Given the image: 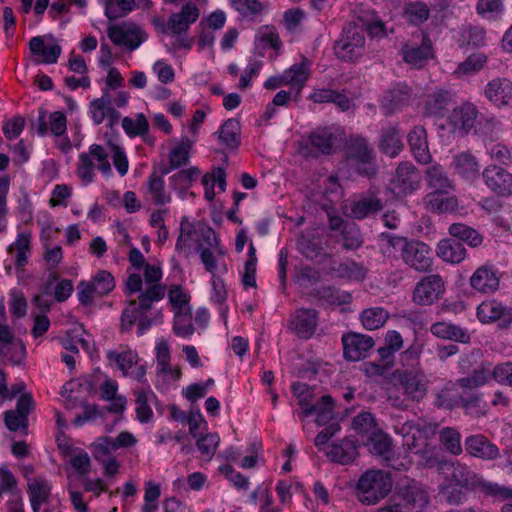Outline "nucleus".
Listing matches in <instances>:
<instances>
[{
  "instance_id": "1",
  "label": "nucleus",
  "mask_w": 512,
  "mask_h": 512,
  "mask_svg": "<svg viewBox=\"0 0 512 512\" xmlns=\"http://www.w3.org/2000/svg\"><path fill=\"white\" fill-rule=\"evenodd\" d=\"M107 145L108 151L102 145L92 144L89 146L88 152L79 154L76 174L84 184L87 185L94 181L96 167L106 178L113 175L108 160L109 155H111L113 165L121 177L128 173L129 161L124 148L111 141Z\"/></svg>"
},
{
  "instance_id": "2",
  "label": "nucleus",
  "mask_w": 512,
  "mask_h": 512,
  "mask_svg": "<svg viewBox=\"0 0 512 512\" xmlns=\"http://www.w3.org/2000/svg\"><path fill=\"white\" fill-rule=\"evenodd\" d=\"M381 241L386 255L400 259L411 270L418 273L432 270L433 252L425 242L392 233H382Z\"/></svg>"
},
{
  "instance_id": "3",
  "label": "nucleus",
  "mask_w": 512,
  "mask_h": 512,
  "mask_svg": "<svg viewBox=\"0 0 512 512\" xmlns=\"http://www.w3.org/2000/svg\"><path fill=\"white\" fill-rule=\"evenodd\" d=\"M437 425L424 420L407 421L395 426V432L403 439V447L409 452L421 455L426 465L432 466L435 462V446L429 443L430 437L436 432Z\"/></svg>"
},
{
  "instance_id": "4",
  "label": "nucleus",
  "mask_w": 512,
  "mask_h": 512,
  "mask_svg": "<svg viewBox=\"0 0 512 512\" xmlns=\"http://www.w3.org/2000/svg\"><path fill=\"white\" fill-rule=\"evenodd\" d=\"M200 243L195 250L206 272L211 276L225 274L228 267L225 262L226 248L221 244L215 231L211 227H201L199 230Z\"/></svg>"
},
{
  "instance_id": "5",
  "label": "nucleus",
  "mask_w": 512,
  "mask_h": 512,
  "mask_svg": "<svg viewBox=\"0 0 512 512\" xmlns=\"http://www.w3.org/2000/svg\"><path fill=\"white\" fill-rule=\"evenodd\" d=\"M392 489L390 475L378 469H369L359 478L356 485L358 500L364 505H375L384 499Z\"/></svg>"
},
{
  "instance_id": "6",
  "label": "nucleus",
  "mask_w": 512,
  "mask_h": 512,
  "mask_svg": "<svg viewBox=\"0 0 512 512\" xmlns=\"http://www.w3.org/2000/svg\"><path fill=\"white\" fill-rule=\"evenodd\" d=\"M392 501L404 512H422L429 503V494L419 482L404 479L397 483Z\"/></svg>"
},
{
  "instance_id": "7",
  "label": "nucleus",
  "mask_w": 512,
  "mask_h": 512,
  "mask_svg": "<svg viewBox=\"0 0 512 512\" xmlns=\"http://www.w3.org/2000/svg\"><path fill=\"white\" fill-rule=\"evenodd\" d=\"M365 50V32L361 27L353 24L343 29L334 46L336 56L344 61H357L364 55Z\"/></svg>"
},
{
  "instance_id": "8",
  "label": "nucleus",
  "mask_w": 512,
  "mask_h": 512,
  "mask_svg": "<svg viewBox=\"0 0 512 512\" xmlns=\"http://www.w3.org/2000/svg\"><path fill=\"white\" fill-rule=\"evenodd\" d=\"M115 288L112 274L106 270L98 271L90 281L82 280L77 285V297L82 305L92 304L96 297L108 295Z\"/></svg>"
},
{
  "instance_id": "9",
  "label": "nucleus",
  "mask_w": 512,
  "mask_h": 512,
  "mask_svg": "<svg viewBox=\"0 0 512 512\" xmlns=\"http://www.w3.org/2000/svg\"><path fill=\"white\" fill-rule=\"evenodd\" d=\"M445 282L439 274L422 277L414 286L412 301L419 306H429L437 302L445 293Z\"/></svg>"
},
{
  "instance_id": "10",
  "label": "nucleus",
  "mask_w": 512,
  "mask_h": 512,
  "mask_svg": "<svg viewBox=\"0 0 512 512\" xmlns=\"http://www.w3.org/2000/svg\"><path fill=\"white\" fill-rule=\"evenodd\" d=\"M476 316L483 324L498 322L500 328L512 326V306H506L497 299H487L476 309Z\"/></svg>"
},
{
  "instance_id": "11",
  "label": "nucleus",
  "mask_w": 512,
  "mask_h": 512,
  "mask_svg": "<svg viewBox=\"0 0 512 512\" xmlns=\"http://www.w3.org/2000/svg\"><path fill=\"white\" fill-rule=\"evenodd\" d=\"M348 160L360 174L371 176L375 173V156L363 137H355L351 140L348 147Z\"/></svg>"
},
{
  "instance_id": "12",
  "label": "nucleus",
  "mask_w": 512,
  "mask_h": 512,
  "mask_svg": "<svg viewBox=\"0 0 512 512\" xmlns=\"http://www.w3.org/2000/svg\"><path fill=\"white\" fill-rule=\"evenodd\" d=\"M418 41L406 42L401 48L403 60L413 66L422 67L428 60L434 58L431 39L424 33L414 36Z\"/></svg>"
},
{
  "instance_id": "13",
  "label": "nucleus",
  "mask_w": 512,
  "mask_h": 512,
  "mask_svg": "<svg viewBox=\"0 0 512 512\" xmlns=\"http://www.w3.org/2000/svg\"><path fill=\"white\" fill-rule=\"evenodd\" d=\"M440 468L447 473L448 480L461 488L477 490L482 480L469 466L458 461L444 462Z\"/></svg>"
},
{
  "instance_id": "14",
  "label": "nucleus",
  "mask_w": 512,
  "mask_h": 512,
  "mask_svg": "<svg viewBox=\"0 0 512 512\" xmlns=\"http://www.w3.org/2000/svg\"><path fill=\"white\" fill-rule=\"evenodd\" d=\"M470 287L480 294H493L500 286L499 271L492 265H482L471 275Z\"/></svg>"
},
{
  "instance_id": "15",
  "label": "nucleus",
  "mask_w": 512,
  "mask_h": 512,
  "mask_svg": "<svg viewBox=\"0 0 512 512\" xmlns=\"http://www.w3.org/2000/svg\"><path fill=\"white\" fill-rule=\"evenodd\" d=\"M412 97V90L406 83H397L383 94L380 107L386 116L400 111L408 104Z\"/></svg>"
},
{
  "instance_id": "16",
  "label": "nucleus",
  "mask_w": 512,
  "mask_h": 512,
  "mask_svg": "<svg viewBox=\"0 0 512 512\" xmlns=\"http://www.w3.org/2000/svg\"><path fill=\"white\" fill-rule=\"evenodd\" d=\"M384 207L383 201L374 193L362 194L345 206L348 216L363 220L380 212Z\"/></svg>"
},
{
  "instance_id": "17",
  "label": "nucleus",
  "mask_w": 512,
  "mask_h": 512,
  "mask_svg": "<svg viewBox=\"0 0 512 512\" xmlns=\"http://www.w3.org/2000/svg\"><path fill=\"white\" fill-rule=\"evenodd\" d=\"M332 138L333 134L327 128H318L308 135L301 153L306 157L329 154L333 146Z\"/></svg>"
},
{
  "instance_id": "18",
  "label": "nucleus",
  "mask_w": 512,
  "mask_h": 512,
  "mask_svg": "<svg viewBox=\"0 0 512 512\" xmlns=\"http://www.w3.org/2000/svg\"><path fill=\"white\" fill-rule=\"evenodd\" d=\"M482 177L486 186L500 196L512 195V174L496 165L487 166Z\"/></svg>"
},
{
  "instance_id": "19",
  "label": "nucleus",
  "mask_w": 512,
  "mask_h": 512,
  "mask_svg": "<svg viewBox=\"0 0 512 512\" xmlns=\"http://www.w3.org/2000/svg\"><path fill=\"white\" fill-rule=\"evenodd\" d=\"M344 355L350 361H359L368 356L374 346V340L369 335L349 333L342 337Z\"/></svg>"
},
{
  "instance_id": "20",
  "label": "nucleus",
  "mask_w": 512,
  "mask_h": 512,
  "mask_svg": "<svg viewBox=\"0 0 512 512\" xmlns=\"http://www.w3.org/2000/svg\"><path fill=\"white\" fill-rule=\"evenodd\" d=\"M199 9L195 6V2H186L182 5L180 11L170 15L167 27L176 35L186 32L190 25L196 22L199 17Z\"/></svg>"
},
{
  "instance_id": "21",
  "label": "nucleus",
  "mask_w": 512,
  "mask_h": 512,
  "mask_svg": "<svg viewBox=\"0 0 512 512\" xmlns=\"http://www.w3.org/2000/svg\"><path fill=\"white\" fill-rule=\"evenodd\" d=\"M310 61L303 58L301 63H295L290 68L283 71V79L286 86L294 91L296 99L306 85L310 76Z\"/></svg>"
},
{
  "instance_id": "22",
  "label": "nucleus",
  "mask_w": 512,
  "mask_h": 512,
  "mask_svg": "<svg viewBox=\"0 0 512 512\" xmlns=\"http://www.w3.org/2000/svg\"><path fill=\"white\" fill-rule=\"evenodd\" d=\"M420 184V175L410 162L400 163L393 179L394 188L400 194H409L416 190Z\"/></svg>"
},
{
  "instance_id": "23",
  "label": "nucleus",
  "mask_w": 512,
  "mask_h": 512,
  "mask_svg": "<svg viewBox=\"0 0 512 512\" xmlns=\"http://www.w3.org/2000/svg\"><path fill=\"white\" fill-rule=\"evenodd\" d=\"M465 449L473 457L494 460L499 457V448L482 434L468 436L465 439Z\"/></svg>"
},
{
  "instance_id": "24",
  "label": "nucleus",
  "mask_w": 512,
  "mask_h": 512,
  "mask_svg": "<svg viewBox=\"0 0 512 512\" xmlns=\"http://www.w3.org/2000/svg\"><path fill=\"white\" fill-rule=\"evenodd\" d=\"M325 453L332 462L346 465L358 456V445L353 438L347 437L328 446Z\"/></svg>"
},
{
  "instance_id": "25",
  "label": "nucleus",
  "mask_w": 512,
  "mask_h": 512,
  "mask_svg": "<svg viewBox=\"0 0 512 512\" xmlns=\"http://www.w3.org/2000/svg\"><path fill=\"white\" fill-rule=\"evenodd\" d=\"M485 96L496 106L512 105V81L507 78H495L487 83Z\"/></svg>"
},
{
  "instance_id": "26",
  "label": "nucleus",
  "mask_w": 512,
  "mask_h": 512,
  "mask_svg": "<svg viewBox=\"0 0 512 512\" xmlns=\"http://www.w3.org/2000/svg\"><path fill=\"white\" fill-rule=\"evenodd\" d=\"M423 204L428 211L441 214L455 211L458 200L450 191H431L423 198Z\"/></svg>"
},
{
  "instance_id": "27",
  "label": "nucleus",
  "mask_w": 512,
  "mask_h": 512,
  "mask_svg": "<svg viewBox=\"0 0 512 512\" xmlns=\"http://www.w3.org/2000/svg\"><path fill=\"white\" fill-rule=\"evenodd\" d=\"M170 173V169L153 171L147 178V192L156 205L163 206L172 200L171 194L166 190L164 176Z\"/></svg>"
},
{
  "instance_id": "28",
  "label": "nucleus",
  "mask_w": 512,
  "mask_h": 512,
  "mask_svg": "<svg viewBox=\"0 0 512 512\" xmlns=\"http://www.w3.org/2000/svg\"><path fill=\"white\" fill-rule=\"evenodd\" d=\"M201 227H209L204 223H197L194 225L193 223L188 221L187 217H183L180 223V234L177 238L175 249L179 253L188 256L190 254L191 249V241L195 242V246L200 243V235L198 230Z\"/></svg>"
},
{
  "instance_id": "29",
  "label": "nucleus",
  "mask_w": 512,
  "mask_h": 512,
  "mask_svg": "<svg viewBox=\"0 0 512 512\" xmlns=\"http://www.w3.org/2000/svg\"><path fill=\"white\" fill-rule=\"evenodd\" d=\"M408 144L415 159L423 164L431 160L427 132L422 126L414 127L407 136Z\"/></svg>"
},
{
  "instance_id": "30",
  "label": "nucleus",
  "mask_w": 512,
  "mask_h": 512,
  "mask_svg": "<svg viewBox=\"0 0 512 512\" xmlns=\"http://www.w3.org/2000/svg\"><path fill=\"white\" fill-rule=\"evenodd\" d=\"M29 49L34 56L40 57L37 63L55 64L61 54L59 44H45L43 37L35 36L29 41Z\"/></svg>"
},
{
  "instance_id": "31",
  "label": "nucleus",
  "mask_w": 512,
  "mask_h": 512,
  "mask_svg": "<svg viewBox=\"0 0 512 512\" xmlns=\"http://www.w3.org/2000/svg\"><path fill=\"white\" fill-rule=\"evenodd\" d=\"M430 332L437 338L467 344L471 340L469 332L451 322H436L431 325Z\"/></svg>"
},
{
  "instance_id": "32",
  "label": "nucleus",
  "mask_w": 512,
  "mask_h": 512,
  "mask_svg": "<svg viewBox=\"0 0 512 512\" xmlns=\"http://www.w3.org/2000/svg\"><path fill=\"white\" fill-rule=\"evenodd\" d=\"M399 383L404 394L411 400L418 401L426 395L427 387L421 373L405 371L399 375Z\"/></svg>"
},
{
  "instance_id": "33",
  "label": "nucleus",
  "mask_w": 512,
  "mask_h": 512,
  "mask_svg": "<svg viewBox=\"0 0 512 512\" xmlns=\"http://www.w3.org/2000/svg\"><path fill=\"white\" fill-rule=\"evenodd\" d=\"M403 134L397 126L383 128L379 139V149L385 155L394 158L403 149Z\"/></svg>"
},
{
  "instance_id": "34",
  "label": "nucleus",
  "mask_w": 512,
  "mask_h": 512,
  "mask_svg": "<svg viewBox=\"0 0 512 512\" xmlns=\"http://www.w3.org/2000/svg\"><path fill=\"white\" fill-rule=\"evenodd\" d=\"M318 313L312 308H303L296 312L293 326L296 334L303 339H309L315 333Z\"/></svg>"
},
{
  "instance_id": "35",
  "label": "nucleus",
  "mask_w": 512,
  "mask_h": 512,
  "mask_svg": "<svg viewBox=\"0 0 512 512\" xmlns=\"http://www.w3.org/2000/svg\"><path fill=\"white\" fill-rule=\"evenodd\" d=\"M425 182L432 191H451L454 189V181L447 171L438 163L429 166L425 171Z\"/></svg>"
},
{
  "instance_id": "36",
  "label": "nucleus",
  "mask_w": 512,
  "mask_h": 512,
  "mask_svg": "<svg viewBox=\"0 0 512 512\" xmlns=\"http://www.w3.org/2000/svg\"><path fill=\"white\" fill-rule=\"evenodd\" d=\"M436 255L444 262L456 264L466 258L467 251L461 242L446 238L438 242Z\"/></svg>"
},
{
  "instance_id": "37",
  "label": "nucleus",
  "mask_w": 512,
  "mask_h": 512,
  "mask_svg": "<svg viewBox=\"0 0 512 512\" xmlns=\"http://www.w3.org/2000/svg\"><path fill=\"white\" fill-rule=\"evenodd\" d=\"M455 172L466 181H474L480 175V165L475 156L462 152L453 158Z\"/></svg>"
},
{
  "instance_id": "38",
  "label": "nucleus",
  "mask_w": 512,
  "mask_h": 512,
  "mask_svg": "<svg viewBox=\"0 0 512 512\" xmlns=\"http://www.w3.org/2000/svg\"><path fill=\"white\" fill-rule=\"evenodd\" d=\"M460 48L474 47L480 48L486 44V32L481 27L476 26H462L454 36Z\"/></svg>"
},
{
  "instance_id": "39",
  "label": "nucleus",
  "mask_w": 512,
  "mask_h": 512,
  "mask_svg": "<svg viewBox=\"0 0 512 512\" xmlns=\"http://www.w3.org/2000/svg\"><path fill=\"white\" fill-rule=\"evenodd\" d=\"M8 253L12 255L17 269L28 263L31 254V236L29 233H18L16 240L9 245Z\"/></svg>"
},
{
  "instance_id": "40",
  "label": "nucleus",
  "mask_w": 512,
  "mask_h": 512,
  "mask_svg": "<svg viewBox=\"0 0 512 512\" xmlns=\"http://www.w3.org/2000/svg\"><path fill=\"white\" fill-rule=\"evenodd\" d=\"M110 40L118 46L134 50L143 42L142 32L138 29L125 30L118 26L110 27L107 31Z\"/></svg>"
},
{
  "instance_id": "41",
  "label": "nucleus",
  "mask_w": 512,
  "mask_h": 512,
  "mask_svg": "<svg viewBox=\"0 0 512 512\" xmlns=\"http://www.w3.org/2000/svg\"><path fill=\"white\" fill-rule=\"evenodd\" d=\"M477 110L472 104H465L453 109L449 121L455 130L468 132L475 123Z\"/></svg>"
},
{
  "instance_id": "42",
  "label": "nucleus",
  "mask_w": 512,
  "mask_h": 512,
  "mask_svg": "<svg viewBox=\"0 0 512 512\" xmlns=\"http://www.w3.org/2000/svg\"><path fill=\"white\" fill-rule=\"evenodd\" d=\"M459 407H462L467 415L475 418L485 416L489 410L483 394L479 392H464Z\"/></svg>"
},
{
  "instance_id": "43",
  "label": "nucleus",
  "mask_w": 512,
  "mask_h": 512,
  "mask_svg": "<svg viewBox=\"0 0 512 512\" xmlns=\"http://www.w3.org/2000/svg\"><path fill=\"white\" fill-rule=\"evenodd\" d=\"M457 384L455 382L446 383L441 389L435 393V406L445 410H453L459 407L462 394L457 392Z\"/></svg>"
},
{
  "instance_id": "44",
  "label": "nucleus",
  "mask_w": 512,
  "mask_h": 512,
  "mask_svg": "<svg viewBox=\"0 0 512 512\" xmlns=\"http://www.w3.org/2000/svg\"><path fill=\"white\" fill-rule=\"evenodd\" d=\"M491 380V370L486 367H478L467 376L460 377L456 380L458 388L475 392L474 390L486 385Z\"/></svg>"
},
{
  "instance_id": "45",
  "label": "nucleus",
  "mask_w": 512,
  "mask_h": 512,
  "mask_svg": "<svg viewBox=\"0 0 512 512\" xmlns=\"http://www.w3.org/2000/svg\"><path fill=\"white\" fill-rule=\"evenodd\" d=\"M199 175L200 171L196 167L180 170L169 178V186L184 199L187 190L191 187L192 183L198 179Z\"/></svg>"
},
{
  "instance_id": "46",
  "label": "nucleus",
  "mask_w": 512,
  "mask_h": 512,
  "mask_svg": "<svg viewBox=\"0 0 512 512\" xmlns=\"http://www.w3.org/2000/svg\"><path fill=\"white\" fill-rule=\"evenodd\" d=\"M50 485L47 480L37 478L29 483L28 494L33 512H40L42 504L48 501Z\"/></svg>"
},
{
  "instance_id": "47",
  "label": "nucleus",
  "mask_w": 512,
  "mask_h": 512,
  "mask_svg": "<svg viewBox=\"0 0 512 512\" xmlns=\"http://www.w3.org/2000/svg\"><path fill=\"white\" fill-rule=\"evenodd\" d=\"M135 404L137 419L141 423H148L153 418V411L149 403L155 399V394L148 386L135 391Z\"/></svg>"
},
{
  "instance_id": "48",
  "label": "nucleus",
  "mask_w": 512,
  "mask_h": 512,
  "mask_svg": "<svg viewBox=\"0 0 512 512\" xmlns=\"http://www.w3.org/2000/svg\"><path fill=\"white\" fill-rule=\"evenodd\" d=\"M195 141L196 138L190 139L188 137H183L181 142L169 153L170 167H165L164 169H170L171 172L173 169L186 165L189 161L190 151Z\"/></svg>"
},
{
  "instance_id": "49",
  "label": "nucleus",
  "mask_w": 512,
  "mask_h": 512,
  "mask_svg": "<svg viewBox=\"0 0 512 512\" xmlns=\"http://www.w3.org/2000/svg\"><path fill=\"white\" fill-rule=\"evenodd\" d=\"M240 123L236 119L226 120L218 131V139L222 145L236 149L240 145Z\"/></svg>"
},
{
  "instance_id": "50",
  "label": "nucleus",
  "mask_w": 512,
  "mask_h": 512,
  "mask_svg": "<svg viewBox=\"0 0 512 512\" xmlns=\"http://www.w3.org/2000/svg\"><path fill=\"white\" fill-rule=\"evenodd\" d=\"M477 491L482 493L485 497L492 498L495 501L512 502L511 486L499 484L497 482L487 481L482 478Z\"/></svg>"
},
{
  "instance_id": "51",
  "label": "nucleus",
  "mask_w": 512,
  "mask_h": 512,
  "mask_svg": "<svg viewBox=\"0 0 512 512\" xmlns=\"http://www.w3.org/2000/svg\"><path fill=\"white\" fill-rule=\"evenodd\" d=\"M450 102V94L444 90H438L430 94L424 105V114L426 116H438L444 115L447 105Z\"/></svg>"
},
{
  "instance_id": "52",
  "label": "nucleus",
  "mask_w": 512,
  "mask_h": 512,
  "mask_svg": "<svg viewBox=\"0 0 512 512\" xmlns=\"http://www.w3.org/2000/svg\"><path fill=\"white\" fill-rule=\"evenodd\" d=\"M487 61L488 57L485 53H472L463 62L458 64L454 73L458 77L475 75L485 67Z\"/></svg>"
},
{
  "instance_id": "53",
  "label": "nucleus",
  "mask_w": 512,
  "mask_h": 512,
  "mask_svg": "<svg viewBox=\"0 0 512 512\" xmlns=\"http://www.w3.org/2000/svg\"><path fill=\"white\" fill-rule=\"evenodd\" d=\"M365 445L371 453L383 457L385 461L390 460L392 442L387 434L378 430L368 437Z\"/></svg>"
},
{
  "instance_id": "54",
  "label": "nucleus",
  "mask_w": 512,
  "mask_h": 512,
  "mask_svg": "<svg viewBox=\"0 0 512 512\" xmlns=\"http://www.w3.org/2000/svg\"><path fill=\"white\" fill-rule=\"evenodd\" d=\"M449 234L465 243L470 247H478L483 242L482 235L474 228L463 223H453L448 229Z\"/></svg>"
},
{
  "instance_id": "55",
  "label": "nucleus",
  "mask_w": 512,
  "mask_h": 512,
  "mask_svg": "<svg viewBox=\"0 0 512 512\" xmlns=\"http://www.w3.org/2000/svg\"><path fill=\"white\" fill-rule=\"evenodd\" d=\"M314 413L316 414V423L319 426H325L334 422V400L330 395H323L320 400L312 405Z\"/></svg>"
},
{
  "instance_id": "56",
  "label": "nucleus",
  "mask_w": 512,
  "mask_h": 512,
  "mask_svg": "<svg viewBox=\"0 0 512 512\" xmlns=\"http://www.w3.org/2000/svg\"><path fill=\"white\" fill-rule=\"evenodd\" d=\"M388 312L382 307L367 308L360 314L363 327L367 330L381 328L388 319Z\"/></svg>"
},
{
  "instance_id": "57",
  "label": "nucleus",
  "mask_w": 512,
  "mask_h": 512,
  "mask_svg": "<svg viewBox=\"0 0 512 512\" xmlns=\"http://www.w3.org/2000/svg\"><path fill=\"white\" fill-rule=\"evenodd\" d=\"M124 132L131 138L146 137L149 133V123L143 113H138L135 118L124 117L122 120Z\"/></svg>"
},
{
  "instance_id": "58",
  "label": "nucleus",
  "mask_w": 512,
  "mask_h": 512,
  "mask_svg": "<svg viewBox=\"0 0 512 512\" xmlns=\"http://www.w3.org/2000/svg\"><path fill=\"white\" fill-rule=\"evenodd\" d=\"M166 293V287L161 284L149 286L139 297L138 309L141 313H147L155 302L162 300Z\"/></svg>"
},
{
  "instance_id": "59",
  "label": "nucleus",
  "mask_w": 512,
  "mask_h": 512,
  "mask_svg": "<svg viewBox=\"0 0 512 512\" xmlns=\"http://www.w3.org/2000/svg\"><path fill=\"white\" fill-rule=\"evenodd\" d=\"M291 389L294 396L298 399L299 405L301 406V416L308 417L314 414V409L312 408V389L307 384L301 382L292 384Z\"/></svg>"
},
{
  "instance_id": "60",
  "label": "nucleus",
  "mask_w": 512,
  "mask_h": 512,
  "mask_svg": "<svg viewBox=\"0 0 512 512\" xmlns=\"http://www.w3.org/2000/svg\"><path fill=\"white\" fill-rule=\"evenodd\" d=\"M338 277L350 281H361L366 277L365 267L353 260H345L334 268Z\"/></svg>"
},
{
  "instance_id": "61",
  "label": "nucleus",
  "mask_w": 512,
  "mask_h": 512,
  "mask_svg": "<svg viewBox=\"0 0 512 512\" xmlns=\"http://www.w3.org/2000/svg\"><path fill=\"white\" fill-rule=\"evenodd\" d=\"M439 441L446 451L458 456L462 453L461 434L458 430L445 427L439 432Z\"/></svg>"
},
{
  "instance_id": "62",
  "label": "nucleus",
  "mask_w": 512,
  "mask_h": 512,
  "mask_svg": "<svg viewBox=\"0 0 512 512\" xmlns=\"http://www.w3.org/2000/svg\"><path fill=\"white\" fill-rule=\"evenodd\" d=\"M234 9L242 20L260 22L262 20L264 6L262 2H232Z\"/></svg>"
},
{
  "instance_id": "63",
  "label": "nucleus",
  "mask_w": 512,
  "mask_h": 512,
  "mask_svg": "<svg viewBox=\"0 0 512 512\" xmlns=\"http://www.w3.org/2000/svg\"><path fill=\"white\" fill-rule=\"evenodd\" d=\"M173 332L182 338H188L194 333L191 309L174 312Z\"/></svg>"
},
{
  "instance_id": "64",
  "label": "nucleus",
  "mask_w": 512,
  "mask_h": 512,
  "mask_svg": "<svg viewBox=\"0 0 512 512\" xmlns=\"http://www.w3.org/2000/svg\"><path fill=\"white\" fill-rule=\"evenodd\" d=\"M168 300L173 312L187 311L190 307V295L180 286L172 285L168 290Z\"/></svg>"
}]
</instances>
